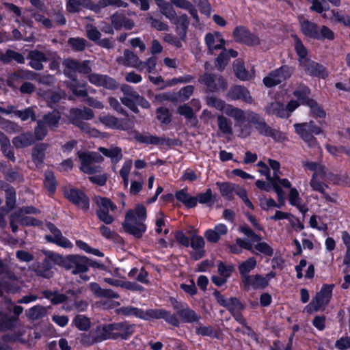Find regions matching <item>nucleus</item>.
Here are the masks:
<instances>
[{
  "instance_id": "6e6d98bb",
  "label": "nucleus",
  "mask_w": 350,
  "mask_h": 350,
  "mask_svg": "<svg viewBox=\"0 0 350 350\" xmlns=\"http://www.w3.org/2000/svg\"><path fill=\"white\" fill-rule=\"evenodd\" d=\"M234 71L236 76L241 80L245 81L252 78V75L246 71L243 63L239 59L234 63Z\"/></svg>"
},
{
  "instance_id": "79ce46f5",
  "label": "nucleus",
  "mask_w": 350,
  "mask_h": 350,
  "mask_svg": "<svg viewBox=\"0 0 350 350\" xmlns=\"http://www.w3.org/2000/svg\"><path fill=\"white\" fill-rule=\"evenodd\" d=\"M172 23L176 25L178 33L182 38H184L186 36V31L189 24L187 14H183L179 16L176 15V19Z\"/></svg>"
},
{
  "instance_id": "9b49d317",
  "label": "nucleus",
  "mask_w": 350,
  "mask_h": 350,
  "mask_svg": "<svg viewBox=\"0 0 350 350\" xmlns=\"http://www.w3.org/2000/svg\"><path fill=\"white\" fill-rule=\"evenodd\" d=\"M123 328H126L129 330L128 334L131 332V328L124 326L122 323L98 327L95 331H94V332L96 334V337L100 342L109 338H118V336L115 334L114 331L120 330Z\"/></svg>"
},
{
  "instance_id": "4d7b16f0",
  "label": "nucleus",
  "mask_w": 350,
  "mask_h": 350,
  "mask_svg": "<svg viewBox=\"0 0 350 350\" xmlns=\"http://www.w3.org/2000/svg\"><path fill=\"white\" fill-rule=\"evenodd\" d=\"M72 123L79 127L83 133L88 134L90 136L96 137L100 135V132L95 128H92L88 123L80 120H72Z\"/></svg>"
},
{
  "instance_id": "e2e57ef3",
  "label": "nucleus",
  "mask_w": 350,
  "mask_h": 350,
  "mask_svg": "<svg viewBox=\"0 0 350 350\" xmlns=\"http://www.w3.org/2000/svg\"><path fill=\"white\" fill-rule=\"evenodd\" d=\"M59 119L60 116L59 113L53 111L51 113L45 115L43 117V120H42V121H43L44 124L49 128H56L57 126Z\"/></svg>"
},
{
  "instance_id": "e433bc0d",
  "label": "nucleus",
  "mask_w": 350,
  "mask_h": 350,
  "mask_svg": "<svg viewBox=\"0 0 350 350\" xmlns=\"http://www.w3.org/2000/svg\"><path fill=\"white\" fill-rule=\"evenodd\" d=\"M90 288L92 293L98 297L118 298L119 295L111 289H103L95 282L90 284Z\"/></svg>"
},
{
  "instance_id": "09e8293b",
  "label": "nucleus",
  "mask_w": 350,
  "mask_h": 350,
  "mask_svg": "<svg viewBox=\"0 0 350 350\" xmlns=\"http://www.w3.org/2000/svg\"><path fill=\"white\" fill-rule=\"evenodd\" d=\"M33 270L37 275L45 278H50L53 275L50 262L48 260H45L42 264L35 265Z\"/></svg>"
},
{
  "instance_id": "0eeeda50",
  "label": "nucleus",
  "mask_w": 350,
  "mask_h": 350,
  "mask_svg": "<svg viewBox=\"0 0 350 350\" xmlns=\"http://www.w3.org/2000/svg\"><path fill=\"white\" fill-rule=\"evenodd\" d=\"M291 68L284 66L271 72L263 79V83L267 88L277 85L288 79L292 75Z\"/></svg>"
},
{
  "instance_id": "f3484780",
  "label": "nucleus",
  "mask_w": 350,
  "mask_h": 350,
  "mask_svg": "<svg viewBox=\"0 0 350 350\" xmlns=\"http://www.w3.org/2000/svg\"><path fill=\"white\" fill-rule=\"evenodd\" d=\"M48 228L51 232V234L46 235L45 239L49 242L55 243L57 245L64 247L70 248L72 246V243L66 238L62 236L59 230H58L54 225L49 224Z\"/></svg>"
},
{
  "instance_id": "69168bd1",
  "label": "nucleus",
  "mask_w": 350,
  "mask_h": 350,
  "mask_svg": "<svg viewBox=\"0 0 350 350\" xmlns=\"http://www.w3.org/2000/svg\"><path fill=\"white\" fill-rule=\"evenodd\" d=\"M0 124L2 129L9 133H17L22 131L21 126L9 120H4L0 118Z\"/></svg>"
},
{
  "instance_id": "ea45409f",
  "label": "nucleus",
  "mask_w": 350,
  "mask_h": 350,
  "mask_svg": "<svg viewBox=\"0 0 350 350\" xmlns=\"http://www.w3.org/2000/svg\"><path fill=\"white\" fill-rule=\"evenodd\" d=\"M33 142V138L31 133H23L12 139V144L17 148L29 146Z\"/></svg>"
},
{
  "instance_id": "412c9836",
  "label": "nucleus",
  "mask_w": 350,
  "mask_h": 350,
  "mask_svg": "<svg viewBox=\"0 0 350 350\" xmlns=\"http://www.w3.org/2000/svg\"><path fill=\"white\" fill-rule=\"evenodd\" d=\"M300 66L304 69L305 72L311 76L325 78L327 73L325 68L322 66L310 59L302 60Z\"/></svg>"
},
{
  "instance_id": "864d4df0",
  "label": "nucleus",
  "mask_w": 350,
  "mask_h": 350,
  "mask_svg": "<svg viewBox=\"0 0 350 350\" xmlns=\"http://www.w3.org/2000/svg\"><path fill=\"white\" fill-rule=\"evenodd\" d=\"M34 109V107H29L23 110H17L15 109L14 115L22 121H27L28 120L35 121L36 120V115Z\"/></svg>"
},
{
  "instance_id": "603ef678",
  "label": "nucleus",
  "mask_w": 350,
  "mask_h": 350,
  "mask_svg": "<svg viewBox=\"0 0 350 350\" xmlns=\"http://www.w3.org/2000/svg\"><path fill=\"white\" fill-rule=\"evenodd\" d=\"M217 119L219 130L223 134L231 135L232 133V122L222 115H218Z\"/></svg>"
},
{
  "instance_id": "f03ea898",
  "label": "nucleus",
  "mask_w": 350,
  "mask_h": 350,
  "mask_svg": "<svg viewBox=\"0 0 350 350\" xmlns=\"http://www.w3.org/2000/svg\"><path fill=\"white\" fill-rule=\"evenodd\" d=\"M118 313L124 316H134L147 321L163 319L174 326L179 325V321L175 314L162 309H150L144 311L137 308L129 306L118 309Z\"/></svg>"
},
{
  "instance_id": "13d9d810",
  "label": "nucleus",
  "mask_w": 350,
  "mask_h": 350,
  "mask_svg": "<svg viewBox=\"0 0 350 350\" xmlns=\"http://www.w3.org/2000/svg\"><path fill=\"white\" fill-rule=\"evenodd\" d=\"M133 162L131 159L126 160L120 170V175L123 180L124 187H127L129 183V176L132 168Z\"/></svg>"
},
{
  "instance_id": "de8ad7c7",
  "label": "nucleus",
  "mask_w": 350,
  "mask_h": 350,
  "mask_svg": "<svg viewBox=\"0 0 350 350\" xmlns=\"http://www.w3.org/2000/svg\"><path fill=\"white\" fill-rule=\"evenodd\" d=\"M106 157L111 158V161L118 162L122 157L121 148L116 146H111L110 148L100 147L98 149Z\"/></svg>"
},
{
  "instance_id": "7ed1b4c3",
  "label": "nucleus",
  "mask_w": 350,
  "mask_h": 350,
  "mask_svg": "<svg viewBox=\"0 0 350 350\" xmlns=\"http://www.w3.org/2000/svg\"><path fill=\"white\" fill-rule=\"evenodd\" d=\"M334 288L333 284H323L312 301L304 309V312L309 314L320 310H324L329 304Z\"/></svg>"
},
{
  "instance_id": "bf43d9fd",
  "label": "nucleus",
  "mask_w": 350,
  "mask_h": 350,
  "mask_svg": "<svg viewBox=\"0 0 350 350\" xmlns=\"http://www.w3.org/2000/svg\"><path fill=\"white\" fill-rule=\"evenodd\" d=\"M312 5L310 9L319 14H323L329 11V5L327 4L325 0H307Z\"/></svg>"
},
{
  "instance_id": "9d476101",
  "label": "nucleus",
  "mask_w": 350,
  "mask_h": 350,
  "mask_svg": "<svg viewBox=\"0 0 350 350\" xmlns=\"http://www.w3.org/2000/svg\"><path fill=\"white\" fill-rule=\"evenodd\" d=\"M98 120L107 128L111 129L129 130L133 127V123L128 120H120L111 115H101Z\"/></svg>"
},
{
  "instance_id": "bb28decb",
  "label": "nucleus",
  "mask_w": 350,
  "mask_h": 350,
  "mask_svg": "<svg viewBox=\"0 0 350 350\" xmlns=\"http://www.w3.org/2000/svg\"><path fill=\"white\" fill-rule=\"evenodd\" d=\"M94 3L91 0H68L66 9L69 13L79 12L83 8L93 11Z\"/></svg>"
},
{
  "instance_id": "c9c22d12",
  "label": "nucleus",
  "mask_w": 350,
  "mask_h": 350,
  "mask_svg": "<svg viewBox=\"0 0 350 350\" xmlns=\"http://www.w3.org/2000/svg\"><path fill=\"white\" fill-rule=\"evenodd\" d=\"M171 2L177 8L188 10L196 23H199L198 10L191 2L187 0H171Z\"/></svg>"
},
{
  "instance_id": "5701e85b",
  "label": "nucleus",
  "mask_w": 350,
  "mask_h": 350,
  "mask_svg": "<svg viewBox=\"0 0 350 350\" xmlns=\"http://www.w3.org/2000/svg\"><path fill=\"white\" fill-rule=\"evenodd\" d=\"M29 328L20 323L17 325L16 329L12 332V334H7L8 338L11 342H18L22 344H26L29 340L30 334H28Z\"/></svg>"
},
{
  "instance_id": "39448f33",
  "label": "nucleus",
  "mask_w": 350,
  "mask_h": 350,
  "mask_svg": "<svg viewBox=\"0 0 350 350\" xmlns=\"http://www.w3.org/2000/svg\"><path fill=\"white\" fill-rule=\"evenodd\" d=\"M294 126L297 133L308 144L309 147L320 148L313 136L314 134L319 135L322 132L319 126L314 124L312 122L295 124Z\"/></svg>"
},
{
  "instance_id": "ddd939ff",
  "label": "nucleus",
  "mask_w": 350,
  "mask_h": 350,
  "mask_svg": "<svg viewBox=\"0 0 350 350\" xmlns=\"http://www.w3.org/2000/svg\"><path fill=\"white\" fill-rule=\"evenodd\" d=\"M66 198L79 208L88 211L90 206L89 199L81 191L70 189L65 192Z\"/></svg>"
},
{
  "instance_id": "dca6fc26",
  "label": "nucleus",
  "mask_w": 350,
  "mask_h": 350,
  "mask_svg": "<svg viewBox=\"0 0 350 350\" xmlns=\"http://www.w3.org/2000/svg\"><path fill=\"white\" fill-rule=\"evenodd\" d=\"M233 36L237 41L243 42L247 45H256L259 44L258 38L251 32L248 31L243 27H237L234 32Z\"/></svg>"
},
{
  "instance_id": "72a5a7b5",
  "label": "nucleus",
  "mask_w": 350,
  "mask_h": 350,
  "mask_svg": "<svg viewBox=\"0 0 350 350\" xmlns=\"http://www.w3.org/2000/svg\"><path fill=\"white\" fill-rule=\"evenodd\" d=\"M257 265V261L254 257L247 258L246 260L240 262L238 265L239 271L242 278V282L250 277L249 273L254 270Z\"/></svg>"
},
{
  "instance_id": "49530a36",
  "label": "nucleus",
  "mask_w": 350,
  "mask_h": 350,
  "mask_svg": "<svg viewBox=\"0 0 350 350\" xmlns=\"http://www.w3.org/2000/svg\"><path fill=\"white\" fill-rule=\"evenodd\" d=\"M310 94V89L304 85H299L293 92V95L299 100L302 105H307L308 101L311 100L309 98Z\"/></svg>"
},
{
  "instance_id": "cd10ccee",
  "label": "nucleus",
  "mask_w": 350,
  "mask_h": 350,
  "mask_svg": "<svg viewBox=\"0 0 350 350\" xmlns=\"http://www.w3.org/2000/svg\"><path fill=\"white\" fill-rule=\"evenodd\" d=\"M228 228L225 224H219L214 228L206 230L204 232V237L206 240L211 243H217L221 236L226 234Z\"/></svg>"
},
{
  "instance_id": "c85d7f7f",
  "label": "nucleus",
  "mask_w": 350,
  "mask_h": 350,
  "mask_svg": "<svg viewBox=\"0 0 350 350\" xmlns=\"http://www.w3.org/2000/svg\"><path fill=\"white\" fill-rule=\"evenodd\" d=\"M248 111H245L239 108L228 105L224 113L228 116L232 118L237 124H239L243 123L245 120L248 121Z\"/></svg>"
},
{
  "instance_id": "052dcab7",
  "label": "nucleus",
  "mask_w": 350,
  "mask_h": 350,
  "mask_svg": "<svg viewBox=\"0 0 350 350\" xmlns=\"http://www.w3.org/2000/svg\"><path fill=\"white\" fill-rule=\"evenodd\" d=\"M156 228L155 231L157 234H161L163 230L165 234L169 232V228L166 226L165 222V217L162 212H159L156 215L155 221Z\"/></svg>"
},
{
  "instance_id": "338daca9",
  "label": "nucleus",
  "mask_w": 350,
  "mask_h": 350,
  "mask_svg": "<svg viewBox=\"0 0 350 350\" xmlns=\"http://www.w3.org/2000/svg\"><path fill=\"white\" fill-rule=\"evenodd\" d=\"M6 196V211L8 212L12 210L16 204V192L12 187H9L5 189Z\"/></svg>"
},
{
  "instance_id": "c03bdc74",
  "label": "nucleus",
  "mask_w": 350,
  "mask_h": 350,
  "mask_svg": "<svg viewBox=\"0 0 350 350\" xmlns=\"http://www.w3.org/2000/svg\"><path fill=\"white\" fill-rule=\"evenodd\" d=\"M70 116L72 120H88L92 119L94 116L93 111L88 108H84L83 109H72L70 111Z\"/></svg>"
},
{
  "instance_id": "f8f14e48",
  "label": "nucleus",
  "mask_w": 350,
  "mask_h": 350,
  "mask_svg": "<svg viewBox=\"0 0 350 350\" xmlns=\"http://www.w3.org/2000/svg\"><path fill=\"white\" fill-rule=\"evenodd\" d=\"M330 175L329 172L327 173V176H321L318 175V174H313L310 185L313 190L321 193L326 201L333 202V198L325 192V188L328 187L327 185L323 182V180L329 178Z\"/></svg>"
},
{
  "instance_id": "58836bf2",
  "label": "nucleus",
  "mask_w": 350,
  "mask_h": 350,
  "mask_svg": "<svg viewBox=\"0 0 350 350\" xmlns=\"http://www.w3.org/2000/svg\"><path fill=\"white\" fill-rule=\"evenodd\" d=\"M237 55V52L232 49L223 50L216 59V68L221 71L223 70L228 64L230 57H235Z\"/></svg>"
},
{
  "instance_id": "a211bd4d",
  "label": "nucleus",
  "mask_w": 350,
  "mask_h": 350,
  "mask_svg": "<svg viewBox=\"0 0 350 350\" xmlns=\"http://www.w3.org/2000/svg\"><path fill=\"white\" fill-rule=\"evenodd\" d=\"M205 42L208 48V52L211 54L215 51L222 49L225 40L219 32L208 33L206 35Z\"/></svg>"
},
{
  "instance_id": "f704fd0d",
  "label": "nucleus",
  "mask_w": 350,
  "mask_h": 350,
  "mask_svg": "<svg viewBox=\"0 0 350 350\" xmlns=\"http://www.w3.org/2000/svg\"><path fill=\"white\" fill-rule=\"evenodd\" d=\"M29 58L30 66L36 70H42L43 62H46L48 59L45 54L38 51H31Z\"/></svg>"
},
{
  "instance_id": "8fccbe9b",
  "label": "nucleus",
  "mask_w": 350,
  "mask_h": 350,
  "mask_svg": "<svg viewBox=\"0 0 350 350\" xmlns=\"http://www.w3.org/2000/svg\"><path fill=\"white\" fill-rule=\"evenodd\" d=\"M219 187L221 196L227 200H232L234 196L237 187L229 183H216Z\"/></svg>"
},
{
  "instance_id": "473e14b6",
  "label": "nucleus",
  "mask_w": 350,
  "mask_h": 350,
  "mask_svg": "<svg viewBox=\"0 0 350 350\" xmlns=\"http://www.w3.org/2000/svg\"><path fill=\"white\" fill-rule=\"evenodd\" d=\"M265 111L268 115H275L279 118H288L285 107L279 101H273L265 107Z\"/></svg>"
},
{
  "instance_id": "774afa93",
  "label": "nucleus",
  "mask_w": 350,
  "mask_h": 350,
  "mask_svg": "<svg viewBox=\"0 0 350 350\" xmlns=\"http://www.w3.org/2000/svg\"><path fill=\"white\" fill-rule=\"evenodd\" d=\"M86 36L92 41L97 42L101 37L100 31L93 25L88 24L85 26Z\"/></svg>"
},
{
  "instance_id": "a18cd8bd",
  "label": "nucleus",
  "mask_w": 350,
  "mask_h": 350,
  "mask_svg": "<svg viewBox=\"0 0 350 350\" xmlns=\"http://www.w3.org/2000/svg\"><path fill=\"white\" fill-rule=\"evenodd\" d=\"M0 145L1 149L4 155L10 159L12 161H15V157L10 145V139L5 135V134L0 131Z\"/></svg>"
},
{
  "instance_id": "6ab92c4d",
  "label": "nucleus",
  "mask_w": 350,
  "mask_h": 350,
  "mask_svg": "<svg viewBox=\"0 0 350 350\" xmlns=\"http://www.w3.org/2000/svg\"><path fill=\"white\" fill-rule=\"evenodd\" d=\"M90 82L96 86H103L109 90L118 88L117 82L107 75L92 73L88 75Z\"/></svg>"
},
{
  "instance_id": "aec40b11",
  "label": "nucleus",
  "mask_w": 350,
  "mask_h": 350,
  "mask_svg": "<svg viewBox=\"0 0 350 350\" xmlns=\"http://www.w3.org/2000/svg\"><path fill=\"white\" fill-rule=\"evenodd\" d=\"M121 90L124 93V96L121 98L122 103L134 112H138L135 104L139 99V95L129 85H123Z\"/></svg>"
},
{
  "instance_id": "4be33fe9",
  "label": "nucleus",
  "mask_w": 350,
  "mask_h": 350,
  "mask_svg": "<svg viewBox=\"0 0 350 350\" xmlns=\"http://www.w3.org/2000/svg\"><path fill=\"white\" fill-rule=\"evenodd\" d=\"M177 314L183 323H193L198 321L200 316L190 309L186 304H178L174 306Z\"/></svg>"
},
{
  "instance_id": "393cba45",
  "label": "nucleus",
  "mask_w": 350,
  "mask_h": 350,
  "mask_svg": "<svg viewBox=\"0 0 350 350\" xmlns=\"http://www.w3.org/2000/svg\"><path fill=\"white\" fill-rule=\"evenodd\" d=\"M322 17L332 23H340L350 27V16L345 15L339 10L329 8V11L322 14Z\"/></svg>"
},
{
  "instance_id": "b1692460",
  "label": "nucleus",
  "mask_w": 350,
  "mask_h": 350,
  "mask_svg": "<svg viewBox=\"0 0 350 350\" xmlns=\"http://www.w3.org/2000/svg\"><path fill=\"white\" fill-rule=\"evenodd\" d=\"M299 21L301 31L306 36L314 39L319 37V27L317 24L308 21L302 16L299 17Z\"/></svg>"
},
{
  "instance_id": "a19ab883",
  "label": "nucleus",
  "mask_w": 350,
  "mask_h": 350,
  "mask_svg": "<svg viewBox=\"0 0 350 350\" xmlns=\"http://www.w3.org/2000/svg\"><path fill=\"white\" fill-rule=\"evenodd\" d=\"M176 199L188 208H193L197 204V200L195 197L191 196L187 189H183L176 192Z\"/></svg>"
},
{
  "instance_id": "f257e3e1",
  "label": "nucleus",
  "mask_w": 350,
  "mask_h": 350,
  "mask_svg": "<svg viewBox=\"0 0 350 350\" xmlns=\"http://www.w3.org/2000/svg\"><path fill=\"white\" fill-rule=\"evenodd\" d=\"M146 208L142 204H137L126 211L122 226L127 233L136 238H140L146 230Z\"/></svg>"
},
{
  "instance_id": "37998d69",
  "label": "nucleus",
  "mask_w": 350,
  "mask_h": 350,
  "mask_svg": "<svg viewBox=\"0 0 350 350\" xmlns=\"http://www.w3.org/2000/svg\"><path fill=\"white\" fill-rule=\"evenodd\" d=\"M47 308L40 305H36L27 310L25 315L29 319L35 321L44 317L47 314Z\"/></svg>"
},
{
  "instance_id": "4c0bfd02",
  "label": "nucleus",
  "mask_w": 350,
  "mask_h": 350,
  "mask_svg": "<svg viewBox=\"0 0 350 350\" xmlns=\"http://www.w3.org/2000/svg\"><path fill=\"white\" fill-rule=\"evenodd\" d=\"M155 3L159 8L161 13L168 18L170 22H173L176 18V13L170 3L163 0H155Z\"/></svg>"
},
{
  "instance_id": "3c124183",
  "label": "nucleus",
  "mask_w": 350,
  "mask_h": 350,
  "mask_svg": "<svg viewBox=\"0 0 350 350\" xmlns=\"http://www.w3.org/2000/svg\"><path fill=\"white\" fill-rule=\"evenodd\" d=\"M19 323L18 319L16 317L7 318V315L5 317L0 318V330L4 332L7 330L13 331L17 327Z\"/></svg>"
},
{
  "instance_id": "680f3d73",
  "label": "nucleus",
  "mask_w": 350,
  "mask_h": 350,
  "mask_svg": "<svg viewBox=\"0 0 350 350\" xmlns=\"http://www.w3.org/2000/svg\"><path fill=\"white\" fill-rule=\"evenodd\" d=\"M206 102L208 106L214 107L216 109L225 111L226 107L228 104H226L224 101L219 99L213 96H208L206 98Z\"/></svg>"
},
{
  "instance_id": "0e129e2a",
  "label": "nucleus",
  "mask_w": 350,
  "mask_h": 350,
  "mask_svg": "<svg viewBox=\"0 0 350 350\" xmlns=\"http://www.w3.org/2000/svg\"><path fill=\"white\" fill-rule=\"evenodd\" d=\"M304 166L309 170L313 171L314 174L321 176H327V170L321 164L315 162H306Z\"/></svg>"
},
{
  "instance_id": "a878e982",
  "label": "nucleus",
  "mask_w": 350,
  "mask_h": 350,
  "mask_svg": "<svg viewBox=\"0 0 350 350\" xmlns=\"http://www.w3.org/2000/svg\"><path fill=\"white\" fill-rule=\"evenodd\" d=\"M232 100H242L247 103H252L253 98L249 91L244 87L236 85L232 88L228 93Z\"/></svg>"
},
{
  "instance_id": "20e7f679",
  "label": "nucleus",
  "mask_w": 350,
  "mask_h": 350,
  "mask_svg": "<svg viewBox=\"0 0 350 350\" xmlns=\"http://www.w3.org/2000/svg\"><path fill=\"white\" fill-rule=\"evenodd\" d=\"M94 202L97 206L98 218L105 224H112L114 217L109 212H115L117 210V206L110 199L101 196H96Z\"/></svg>"
},
{
  "instance_id": "6e6552de",
  "label": "nucleus",
  "mask_w": 350,
  "mask_h": 350,
  "mask_svg": "<svg viewBox=\"0 0 350 350\" xmlns=\"http://www.w3.org/2000/svg\"><path fill=\"white\" fill-rule=\"evenodd\" d=\"M63 264L64 267L70 270L72 274L84 273L89 267L88 258L81 256H68L65 258Z\"/></svg>"
},
{
  "instance_id": "c756f323",
  "label": "nucleus",
  "mask_w": 350,
  "mask_h": 350,
  "mask_svg": "<svg viewBox=\"0 0 350 350\" xmlns=\"http://www.w3.org/2000/svg\"><path fill=\"white\" fill-rule=\"evenodd\" d=\"M243 282L247 288H262L268 285V279L256 274L247 277Z\"/></svg>"
},
{
  "instance_id": "423d86ee",
  "label": "nucleus",
  "mask_w": 350,
  "mask_h": 350,
  "mask_svg": "<svg viewBox=\"0 0 350 350\" xmlns=\"http://www.w3.org/2000/svg\"><path fill=\"white\" fill-rule=\"evenodd\" d=\"M81 160V170L86 174H93L100 170V167L95 163H100L103 158L97 152H78Z\"/></svg>"
},
{
  "instance_id": "2f4dec72",
  "label": "nucleus",
  "mask_w": 350,
  "mask_h": 350,
  "mask_svg": "<svg viewBox=\"0 0 350 350\" xmlns=\"http://www.w3.org/2000/svg\"><path fill=\"white\" fill-rule=\"evenodd\" d=\"M47 148L48 145L44 143L37 144L33 148L31 157L36 167H40L42 165Z\"/></svg>"
},
{
  "instance_id": "5fc2aeb1",
  "label": "nucleus",
  "mask_w": 350,
  "mask_h": 350,
  "mask_svg": "<svg viewBox=\"0 0 350 350\" xmlns=\"http://www.w3.org/2000/svg\"><path fill=\"white\" fill-rule=\"evenodd\" d=\"M288 200L290 204L297 207L301 212L305 213L307 211L306 206L301 204V199L296 189L293 188L290 190Z\"/></svg>"
},
{
  "instance_id": "2eb2a0df",
  "label": "nucleus",
  "mask_w": 350,
  "mask_h": 350,
  "mask_svg": "<svg viewBox=\"0 0 350 350\" xmlns=\"http://www.w3.org/2000/svg\"><path fill=\"white\" fill-rule=\"evenodd\" d=\"M248 122L254 125L258 132L262 135L269 136L271 128L266 123L265 119L252 111H248Z\"/></svg>"
},
{
  "instance_id": "1a4fd4ad",
  "label": "nucleus",
  "mask_w": 350,
  "mask_h": 350,
  "mask_svg": "<svg viewBox=\"0 0 350 350\" xmlns=\"http://www.w3.org/2000/svg\"><path fill=\"white\" fill-rule=\"evenodd\" d=\"M198 81L206 86L209 92H213L220 89L226 90L227 88V83L226 80L221 76H217L208 73H205L201 75Z\"/></svg>"
},
{
  "instance_id": "4468645a",
  "label": "nucleus",
  "mask_w": 350,
  "mask_h": 350,
  "mask_svg": "<svg viewBox=\"0 0 350 350\" xmlns=\"http://www.w3.org/2000/svg\"><path fill=\"white\" fill-rule=\"evenodd\" d=\"M116 60L119 64L142 70L143 62L136 54L128 49L124 50L123 55L118 57Z\"/></svg>"
},
{
  "instance_id": "7c9ffc66",
  "label": "nucleus",
  "mask_w": 350,
  "mask_h": 350,
  "mask_svg": "<svg viewBox=\"0 0 350 350\" xmlns=\"http://www.w3.org/2000/svg\"><path fill=\"white\" fill-rule=\"evenodd\" d=\"M127 6L128 3L122 0H99L96 3H94L93 12L98 13L102 9L107 7L118 8Z\"/></svg>"
}]
</instances>
